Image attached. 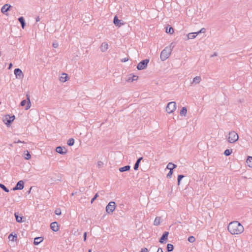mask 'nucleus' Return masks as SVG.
Returning a JSON list of instances; mask_svg holds the SVG:
<instances>
[{"label":"nucleus","mask_w":252,"mask_h":252,"mask_svg":"<svg viewBox=\"0 0 252 252\" xmlns=\"http://www.w3.org/2000/svg\"><path fill=\"white\" fill-rule=\"evenodd\" d=\"M40 18L39 17V16H37L36 18V22H38L40 21Z\"/></svg>","instance_id":"obj_49"},{"label":"nucleus","mask_w":252,"mask_h":252,"mask_svg":"<svg viewBox=\"0 0 252 252\" xmlns=\"http://www.w3.org/2000/svg\"><path fill=\"white\" fill-rule=\"evenodd\" d=\"M0 188L6 192H8L9 191V189L4 185L1 183H0Z\"/></svg>","instance_id":"obj_34"},{"label":"nucleus","mask_w":252,"mask_h":252,"mask_svg":"<svg viewBox=\"0 0 252 252\" xmlns=\"http://www.w3.org/2000/svg\"><path fill=\"white\" fill-rule=\"evenodd\" d=\"M98 196V193H96L94 196V197L92 199L91 201V203H93V202L97 198V197Z\"/></svg>","instance_id":"obj_41"},{"label":"nucleus","mask_w":252,"mask_h":252,"mask_svg":"<svg viewBox=\"0 0 252 252\" xmlns=\"http://www.w3.org/2000/svg\"><path fill=\"white\" fill-rule=\"evenodd\" d=\"M197 35V34H196V33H195V32L189 33L187 35V39H194Z\"/></svg>","instance_id":"obj_29"},{"label":"nucleus","mask_w":252,"mask_h":252,"mask_svg":"<svg viewBox=\"0 0 252 252\" xmlns=\"http://www.w3.org/2000/svg\"><path fill=\"white\" fill-rule=\"evenodd\" d=\"M174 249V246L171 244H168L167 245V252H170L172 251Z\"/></svg>","instance_id":"obj_31"},{"label":"nucleus","mask_w":252,"mask_h":252,"mask_svg":"<svg viewBox=\"0 0 252 252\" xmlns=\"http://www.w3.org/2000/svg\"><path fill=\"white\" fill-rule=\"evenodd\" d=\"M161 218L159 217H157L154 221V224L156 226L158 225L160 223Z\"/></svg>","instance_id":"obj_27"},{"label":"nucleus","mask_w":252,"mask_h":252,"mask_svg":"<svg viewBox=\"0 0 252 252\" xmlns=\"http://www.w3.org/2000/svg\"><path fill=\"white\" fill-rule=\"evenodd\" d=\"M56 151L60 154L64 155L67 153V149L64 147L63 148L61 146H58L56 148Z\"/></svg>","instance_id":"obj_13"},{"label":"nucleus","mask_w":252,"mask_h":252,"mask_svg":"<svg viewBox=\"0 0 252 252\" xmlns=\"http://www.w3.org/2000/svg\"><path fill=\"white\" fill-rule=\"evenodd\" d=\"M15 119V116L6 115L3 119V122L7 126L9 125Z\"/></svg>","instance_id":"obj_8"},{"label":"nucleus","mask_w":252,"mask_h":252,"mask_svg":"<svg viewBox=\"0 0 252 252\" xmlns=\"http://www.w3.org/2000/svg\"><path fill=\"white\" fill-rule=\"evenodd\" d=\"M18 21L21 24V27L23 29L25 28V22L24 18L23 17H20L18 18Z\"/></svg>","instance_id":"obj_28"},{"label":"nucleus","mask_w":252,"mask_h":252,"mask_svg":"<svg viewBox=\"0 0 252 252\" xmlns=\"http://www.w3.org/2000/svg\"><path fill=\"white\" fill-rule=\"evenodd\" d=\"M173 43H171L170 47H165L161 52L160 55V58L162 61H164L166 59H167L172 51V48H171V45Z\"/></svg>","instance_id":"obj_2"},{"label":"nucleus","mask_w":252,"mask_h":252,"mask_svg":"<svg viewBox=\"0 0 252 252\" xmlns=\"http://www.w3.org/2000/svg\"><path fill=\"white\" fill-rule=\"evenodd\" d=\"M227 229L233 235L240 234L244 230L243 226L237 221H234L229 223L227 226Z\"/></svg>","instance_id":"obj_1"},{"label":"nucleus","mask_w":252,"mask_h":252,"mask_svg":"<svg viewBox=\"0 0 252 252\" xmlns=\"http://www.w3.org/2000/svg\"><path fill=\"white\" fill-rule=\"evenodd\" d=\"M55 213L57 215H61V210L60 208H57L55 211Z\"/></svg>","instance_id":"obj_40"},{"label":"nucleus","mask_w":252,"mask_h":252,"mask_svg":"<svg viewBox=\"0 0 252 252\" xmlns=\"http://www.w3.org/2000/svg\"><path fill=\"white\" fill-rule=\"evenodd\" d=\"M116 204L114 201L110 202L106 207V211L108 213H112L115 209Z\"/></svg>","instance_id":"obj_7"},{"label":"nucleus","mask_w":252,"mask_h":252,"mask_svg":"<svg viewBox=\"0 0 252 252\" xmlns=\"http://www.w3.org/2000/svg\"><path fill=\"white\" fill-rule=\"evenodd\" d=\"M67 75L66 73H63L62 76L60 77V80L62 82H65L67 81Z\"/></svg>","instance_id":"obj_23"},{"label":"nucleus","mask_w":252,"mask_h":252,"mask_svg":"<svg viewBox=\"0 0 252 252\" xmlns=\"http://www.w3.org/2000/svg\"><path fill=\"white\" fill-rule=\"evenodd\" d=\"M51 229L54 232H57L59 229V225L56 221L53 222L50 224Z\"/></svg>","instance_id":"obj_14"},{"label":"nucleus","mask_w":252,"mask_h":252,"mask_svg":"<svg viewBox=\"0 0 252 252\" xmlns=\"http://www.w3.org/2000/svg\"><path fill=\"white\" fill-rule=\"evenodd\" d=\"M24 154L25 155V158L26 159H29L31 158V156L27 150L25 151Z\"/></svg>","instance_id":"obj_30"},{"label":"nucleus","mask_w":252,"mask_h":252,"mask_svg":"<svg viewBox=\"0 0 252 252\" xmlns=\"http://www.w3.org/2000/svg\"><path fill=\"white\" fill-rule=\"evenodd\" d=\"M43 240V238L41 237H36L34 240L33 244L35 245H37L39 243H40Z\"/></svg>","instance_id":"obj_19"},{"label":"nucleus","mask_w":252,"mask_h":252,"mask_svg":"<svg viewBox=\"0 0 252 252\" xmlns=\"http://www.w3.org/2000/svg\"><path fill=\"white\" fill-rule=\"evenodd\" d=\"M168 235L169 232L165 231L160 238L159 242L162 244L166 243L168 239Z\"/></svg>","instance_id":"obj_11"},{"label":"nucleus","mask_w":252,"mask_h":252,"mask_svg":"<svg viewBox=\"0 0 252 252\" xmlns=\"http://www.w3.org/2000/svg\"><path fill=\"white\" fill-rule=\"evenodd\" d=\"M52 46L54 48H56L58 47L59 44L57 42H54L52 44Z\"/></svg>","instance_id":"obj_43"},{"label":"nucleus","mask_w":252,"mask_h":252,"mask_svg":"<svg viewBox=\"0 0 252 252\" xmlns=\"http://www.w3.org/2000/svg\"><path fill=\"white\" fill-rule=\"evenodd\" d=\"M15 143H24V142H22L20 140H18L17 141V142H16Z\"/></svg>","instance_id":"obj_51"},{"label":"nucleus","mask_w":252,"mask_h":252,"mask_svg":"<svg viewBox=\"0 0 252 252\" xmlns=\"http://www.w3.org/2000/svg\"><path fill=\"white\" fill-rule=\"evenodd\" d=\"M138 76H136V75H133L132 77L130 78H129L128 80L129 81H131V82H133V81H136L138 79Z\"/></svg>","instance_id":"obj_36"},{"label":"nucleus","mask_w":252,"mask_h":252,"mask_svg":"<svg viewBox=\"0 0 252 252\" xmlns=\"http://www.w3.org/2000/svg\"><path fill=\"white\" fill-rule=\"evenodd\" d=\"M188 241L190 243H193L195 241V238L193 236H189L188 239Z\"/></svg>","instance_id":"obj_38"},{"label":"nucleus","mask_w":252,"mask_h":252,"mask_svg":"<svg viewBox=\"0 0 252 252\" xmlns=\"http://www.w3.org/2000/svg\"><path fill=\"white\" fill-rule=\"evenodd\" d=\"M201 80V78L200 76H196L193 79L192 81L191 82V84L193 85L199 84Z\"/></svg>","instance_id":"obj_18"},{"label":"nucleus","mask_w":252,"mask_h":252,"mask_svg":"<svg viewBox=\"0 0 252 252\" xmlns=\"http://www.w3.org/2000/svg\"><path fill=\"white\" fill-rule=\"evenodd\" d=\"M84 241H85L86 240L87 238V232H85L83 235Z\"/></svg>","instance_id":"obj_46"},{"label":"nucleus","mask_w":252,"mask_h":252,"mask_svg":"<svg viewBox=\"0 0 252 252\" xmlns=\"http://www.w3.org/2000/svg\"><path fill=\"white\" fill-rule=\"evenodd\" d=\"M176 109V103L174 101L169 102L166 107V111L168 113H173Z\"/></svg>","instance_id":"obj_4"},{"label":"nucleus","mask_w":252,"mask_h":252,"mask_svg":"<svg viewBox=\"0 0 252 252\" xmlns=\"http://www.w3.org/2000/svg\"><path fill=\"white\" fill-rule=\"evenodd\" d=\"M143 158L142 157L139 158L137 159V161H136L134 165V169L135 170H137L139 167V163L141 160V159Z\"/></svg>","instance_id":"obj_20"},{"label":"nucleus","mask_w":252,"mask_h":252,"mask_svg":"<svg viewBox=\"0 0 252 252\" xmlns=\"http://www.w3.org/2000/svg\"><path fill=\"white\" fill-rule=\"evenodd\" d=\"M238 138V134L234 131L229 132L228 136H227L228 141L230 143H234L236 142Z\"/></svg>","instance_id":"obj_3"},{"label":"nucleus","mask_w":252,"mask_h":252,"mask_svg":"<svg viewBox=\"0 0 252 252\" xmlns=\"http://www.w3.org/2000/svg\"><path fill=\"white\" fill-rule=\"evenodd\" d=\"M128 60V59L127 58H125L121 60V62L125 63V62H127Z\"/></svg>","instance_id":"obj_45"},{"label":"nucleus","mask_w":252,"mask_h":252,"mask_svg":"<svg viewBox=\"0 0 252 252\" xmlns=\"http://www.w3.org/2000/svg\"><path fill=\"white\" fill-rule=\"evenodd\" d=\"M187 113V109L186 107H183L180 112V115L181 116H186Z\"/></svg>","instance_id":"obj_21"},{"label":"nucleus","mask_w":252,"mask_h":252,"mask_svg":"<svg viewBox=\"0 0 252 252\" xmlns=\"http://www.w3.org/2000/svg\"><path fill=\"white\" fill-rule=\"evenodd\" d=\"M206 32V29L204 28H202L199 31L197 32H195V33H196V34H198L200 33H205Z\"/></svg>","instance_id":"obj_39"},{"label":"nucleus","mask_w":252,"mask_h":252,"mask_svg":"<svg viewBox=\"0 0 252 252\" xmlns=\"http://www.w3.org/2000/svg\"><path fill=\"white\" fill-rule=\"evenodd\" d=\"M166 32L167 33L172 34L174 32V29L171 27H169L168 29L167 28L166 29Z\"/></svg>","instance_id":"obj_33"},{"label":"nucleus","mask_w":252,"mask_h":252,"mask_svg":"<svg viewBox=\"0 0 252 252\" xmlns=\"http://www.w3.org/2000/svg\"><path fill=\"white\" fill-rule=\"evenodd\" d=\"M12 64L11 63H10L9 64V67H8V68L10 69L11 68V67H12Z\"/></svg>","instance_id":"obj_50"},{"label":"nucleus","mask_w":252,"mask_h":252,"mask_svg":"<svg viewBox=\"0 0 252 252\" xmlns=\"http://www.w3.org/2000/svg\"><path fill=\"white\" fill-rule=\"evenodd\" d=\"M18 213H15L14 215L16 218V220L18 222H21L22 221L23 217H19Z\"/></svg>","instance_id":"obj_26"},{"label":"nucleus","mask_w":252,"mask_h":252,"mask_svg":"<svg viewBox=\"0 0 252 252\" xmlns=\"http://www.w3.org/2000/svg\"><path fill=\"white\" fill-rule=\"evenodd\" d=\"M140 252H148V250L147 248H145L142 249Z\"/></svg>","instance_id":"obj_44"},{"label":"nucleus","mask_w":252,"mask_h":252,"mask_svg":"<svg viewBox=\"0 0 252 252\" xmlns=\"http://www.w3.org/2000/svg\"><path fill=\"white\" fill-rule=\"evenodd\" d=\"M232 153V150H229V149H226L225 150L224 152V155L226 156H229Z\"/></svg>","instance_id":"obj_35"},{"label":"nucleus","mask_w":252,"mask_h":252,"mask_svg":"<svg viewBox=\"0 0 252 252\" xmlns=\"http://www.w3.org/2000/svg\"><path fill=\"white\" fill-rule=\"evenodd\" d=\"M103 165V162L101 161L97 162V166L98 167H101Z\"/></svg>","instance_id":"obj_42"},{"label":"nucleus","mask_w":252,"mask_h":252,"mask_svg":"<svg viewBox=\"0 0 252 252\" xmlns=\"http://www.w3.org/2000/svg\"><path fill=\"white\" fill-rule=\"evenodd\" d=\"M108 48V45L106 42H103L100 46V50L102 52H104L107 51Z\"/></svg>","instance_id":"obj_17"},{"label":"nucleus","mask_w":252,"mask_h":252,"mask_svg":"<svg viewBox=\"0 0 252 252\" xmlns=\"http://www.w3.org/2000/svg\"><path fill=\"white\" fill-rule=\"evenodd\" d=\"M14 72L16 78L21 79L24 78V75L22 70L20 68H15L14 69Z\"/></svg>","instance_id":"obj_10"},{"label":"nucleus","mask_w":252,"mask_h":252,"mask_svg":"<svg viewBox=\"0 0 252 252\" xmlns=\"http://www.w3.org/2000/svg\"><path fill=\"white\" fill-rule=\"evenodd\" d=\"M10 7L11 5L10 4H4L1 9V12L3 13V14H5V13L7 12L8 10H9Z\"/></svg>","instance_id":"obj_16"},{"label":"nucleus","mask_w":252,"mask_h":252,"mask_svg":"<svg viewBox=\"0 0 252 252\" xmlns=\"http://www.w3.org/2000/svg\"><path fill=\"white\" fill-rule=\"evenodd\" d=\"M17 236L16 234H15V235H13L12 233H11L8 236V239L11 241H16L17 240Z\"/></svg>","instance_id":"obj_24"},{"label":"nucleus","mask_w":252,"mask_h":252,"mask_svg":"<svg viewBox=\"0 0 252 252\" xmlns=\"http://www.w3.org/2000/svg\"><path fill=\"white\" fill-rule=\"evenodd\" d=\"M24 187V182L22 180H20L17 183L16 186L13 188V190H21Z\"/></svg>","instance_id":"obj_12"},{"label":"nucleus","mask_w":252,"mask_h":252,"mask_svg":"<svg viewBox=\"0 0 252 252\" xmlns=\"http://www.w3.org/2000/svg\"><path fill=\"white\" fill-rule=\"evenodd\" d=\"M88 252H91V250H89Z\"/></svg>","instance_id":"obj_52"},{"label":"nucleus","mask_w":252,"mask_h":252,"mask_svg":"<svg viewBox=\"0 0 252 252\" xmlns=\"http://www.w3.org/2000/svg\"><path fill=\"white\" fill-rule=\"evenodd\" d=\"M217 56V53L215 52L213 55H211V57H214Z\"/></svg>","instance_id":"obj_48"},{"label":"nucleus","mask_w":252,"mask_h":252,"mask_svg":"<svg viewBox=\"0 0 252 252\" xmlns=\"http://www.w3.org/2000/svg\"><path fill=\"white\" fill-rule=\"evenodd\" d=\"M149 62V59H145L141 61L137 66L138 70H142L146 68L147 66V64Z\"/></svg>","instance_id":"obj_6"},{"label":"nucleus","mask_w":252,"mask_h":252,"mask_svg":"<svg viewBox=\"0 0 252 252\" xmlns=\"http://www.w3.org/2000/svg\"><path fill=\"white\" fill-rule=\"evenodd\" d=\"M1 104V102H0V104Z\"/></svg>","instance_id":"obj_53"},{"label":"nucleus","mask_w":252,"mask_h":252,"mask_svg":"<svg viewBox=\"0 0 252 252\" xmlns=\"http://www.w3.org/2000/svg\"><path fill=\"white\" fill-rule=\"evenodd\" d=\"M113 23L116 26L118 27H120L122 25L124 24L123 23L121 22V20L118 19L117 16H115L114 17Z\"/></svg>","instance_id":"obj_15"},{"label":"nucleus","mask_w":252,"mask_h":252,"mask_svg":"<svg viewBox=\"0 0 252 252\" xmlns=\"http://www.w3.org/2000/svg\"><path fill=\"white\" fill-rule=\"evenodd\" d=\"M177 167V165L172 162H169L166 168L169 169L170 171L167 175V178H171L173 174V171L174 169Z\"/></svg>","instance_id":"obj_5"},{"label":"nucleus","mask_w":252,"mask_h":252,"mask_svg":"<svg viewBox=\"0 0 252 252\" xmlns=\"http://www.w3.org/2000/svg\"><path fill=\"white\" fill-rule=\"evenodd\" d=\"M157 252H163L162 249L161 248H159L158 250H157Z\"/></svg>","instance_id":"obj_47"},{"label":"nucleus","mask_w":252,"mask_h":252,"mask_svg":"<svg viewBox=\"0 0 252 252\" xmlns=\"http://www.w3.org/2000/svg\"><path fill=\"white\" fill-rule=\"evenodd\" d=\"M184 177V176L183 175H179L178 176V178H177V180H178V185H179L180 184V182L181 181V180Z\"/></svg>","instance_id":"obj_37"},{"label":"nucleus","mask_w":252,"mask_h":252,"mask_svg":"<svg viewBox=\"0 0 252 252\" xmlns=\"http://www.w3.org/2000/svg\"><path fill=\"white\" fill-rule=\"evenodd\" d=\"M67 144L68 146H72L74 144V140L73 138H70L68 140Z\"/></svg>","instance_id":"obj_32"},{"label":"nucleus","mask_w":252,"mask_h":252,"mask_svg":"<svg viewBox=\"0 0 252 252\" xmlns=\"http://www.w3.org/2000/svg\"><path fill=\"white\" fill-rule=\"evenodd\" d=\"M246 162L248 166L252 168V157L249 156Z\"/></svg>","instance_id":"obj_25"},{"label":"nucleus","mask_w":252,"mask_h":252,"mask_svg":"<svg viewBox=\"0 0 252 252\" xmlns=\"http://www.w3.org/2000/svg\"><path fill=\"white\" fill-rule=\"evenodd\" d=\"M130 169V166L129 165H126L125 166L121 167L119 168V171L121 172H123L125 171H129Z\"/></svg>","instance_id":"obj_22"},{"label":"nucleus","mask_w":252,"mask_h":252,"mask_svg":"<svg viewBox=\"0 0 252 252\" xmlns=\"http://www.w3.org/2000/svg\"><path fill=\"white\" fill-rule=\"evenodd\" d=\"M27 96L28 101H27L26 100H23L20 103V105L21 106H24L26 105V104H27L26 108H25V109L26 110L30 109L31 106V103L30 97L28 95H27Z\"/></svg>","instance_id":"obj_9"}]
</instances>
